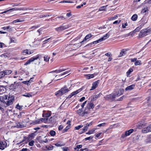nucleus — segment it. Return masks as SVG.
<instances>
[{
	"mask_svg": "<svg viewBox=\"0 0 151 151\" xmlns=\"http://www.w3.org/2000/svg\"><path fill=\"white\" fill-rule=\"evenodd\" d=\"M70 73V70L66 71L64 72L61 75H64L68 74V75Z\"/></svg>",
	"mask_w": 151,
	"mask_h": 151,
	"instance_id": "6e6d98bb",
	"label": "nucleus"
},
{
	"mask_svg": "<svg viewBox=\"0 0 151 151\" xmlns=\"http://www.w3.org/2000/svg\"><path fill=\"white\" fill-rule=\"evenodd\" d=\"M6 91V89L2 86H0V95L2 94L5 92Z\"/></svg>",
	"mask_w": 151,
	"mask_h": 151,
	"instance_id": "a211bd4d",
	"label": "nucleus"
},
{
	"mask_svg": "<svg viewBox=\"0 0 151 151\" xmlns=\"http://www.w3.org/2000/svg\"><path fill=\"white\" fill-rule=\"evenodd\" d=\"M52 117H51L50 119H48V118H42L40 120V121H39V122H38L39 123H41V122H48V123H52L53 122V121L52 120Z\"/></svg>",
	"mask_w": 151,
	"mask_h": 151,
	"instance_id": "0eeeda50",
	"label": "nucleus"
},
{
	"mask_svg": "<svg viewBox=\"0 0 151 151\" xmlns=\"http://www.w3.org/2000/svg\"><path fill=\"white\" fill-rule=\"evenodd\" d=\"M69 27V26L68 25H62L59 27L55 28V30L58 32H60L63 30L66 29Z\"/></svg>",
	"mask_w": 151,
	"mask_h": 151,
	"instance_id": "423d86ee",
	"label": "nucleus"
},
{
	"mask_svg": "<svg viewBox=\"0 0 151 151\" xmlns=\"http://www.w3.org/2000/svg\"><path fill=\"white\" fill-rule=\"evenodd\" d=\"M106 100H112L116 98V95L114 93H112L109 95L106 96L105 97Z\"/></svg>",
	"mask_w": 151,
	"mask_h": 151,
	"instance_id": "9d476101",
	"label": "nucleus"
},
{
	"mask_svg": "<svg viewBox=\"0 0 151 151\" xmlns=\"http://www.w3.org/2000/svg\"><path fill=\"white\" fill-rule=\"evenodd\" d=\"M88 128V127H87V126H84L82 130V132L81 133V134L83 133L86 131L87 130Z\"/></svg>",
	"mask_w": 151,
	"mask_h": 151,
	"instance_id": "a19ab883",
	"label": "nucleus"
},
{
	"mask_svg": "<svg viewBox=\"0 0 151 151\" xmlns=\"http://www.w3.org/2000/svg\"><path fill=\"white\" fill-rule=\"evenodd\" d=\"M70 126L68 125L63 130L64 131V132H66L67 131L68 129L70 128Z\"/></svg>",
	"mask_w": 151,
	"mask_h": 151,
	"instance_id": "338daca9",
	"label": "nucleus"
},
{
	"mask_svg": "<svg viewBox=\"0 0 151 151\" xmlns=\"http://www.w3.org/2000/svg\"><path fill=\"white\" fill-rule=\"evenodd\" d=\"M22 83H24V84H26L27 86H29L30 85V84L29 83L28 81H23L22 82Z\"/></svg>",
	"mask_w": 151,
	"mask_h": 151,
	"instance_id": "13d9d810",
	"label": "nucleus"
},
{
	"mask_svg": "<svg viewBox=\"0 0 151 151\" xmlns=\"http://www.w3.org/2000/svg\"><path fill=\"white\" fill-rule=\"evenodd\" d=\"M83 127V126L82 125H78V126L76 127H75V129H76V130H78L80 128H82V127Z\"/></svg>",
	"mask_w": 151,
	"mask_h": 151,
	"instance_id": "49530a36",
	"label": "nucleus"
},
{
	"mask_svg": "<svg viewBox=\"0 0 151 151\" xmlns=\"http://www.w3.org/2000/svg\"><path fill=\"white\" fill-rule=\"evenodd\" d=\"M135 85L134 84H132L131 85H130L128 86H127L125 88L126 91H130L133 89L134 88Z\"/></svg>",
	"mask_w": 151,
	"mask_h": 151,
	"instance_id": "6ab92c4d",
	"label": "nucleus"
},
{
	"mask_svg": "<svg viewBox=\"0 0 151 151\" xmlns=\"http://www.w3.org/2000/svg\"><path fill=\"white\" fill-rule=\"evenodd\" d=\"M96 129H97L94 128V129H91V130H90L89 131H90V133L91 134H93L94 133Z\"/></svg>",
	"mask_w": 151,
	"mask_h": 151,
	"instance_id": "4d7b16f0",
	"label": "nucleus"
},
{
	"mask_svg": "<svg viewBox=\"0 0 151 151\" xmlns=\"http://www.w3.org/2000/svg\"><path fill=\"white\" fill-rule=\"evenodd\" d=\"M103 39H100L94 41L92 42V44H96L99 42H100L102 41H103Z\"/></svg>",
	"mask_w": 151,
	"mask_h": 151,
	"instance_id": "c85d7f7f",
	"label": "nucleus"
},
{
	"mask_svg": "<svg viewBox=\"0 0 151 151\" xmlns=\"http://www.w3.org/2000/svg\"><path fill=\"white\" fill-rule=\"evenodd\" d=\"M90 109L89 107H88V106H86V108L85 109V110L84 111V113H85V115L86 114H88L90 113Z\"/></svg>",
	"mask_w": 151,
	"mask_h": 151,
	"instance_id": "4be33fe9",
	"label": "nucleus"
},
{
	"mask_svg": "<svg viewBox=\"0 0 151 151\" xmlns=\"http://www.w3.org/2000/svg\"><path fill=\"white\" fill-rule=\"evenodd\" d=\"M93 138V137L92 136H90L89 137H86L85 139V141H87L88 140H90V139H92Z\"/></svg>",
	"mask_w": 151,
	"mask_h": 151,
	"instance_id": "8fccbe9b",
	"label": "nucleus"
},
{
	"mask_svg": "<svg viewBox=\"0 0 151 151\" xmlns=\"http://www.w3.org/2000/svg\"><path fill=\"white\" fill-rule=\"evenodd\" d=\"M63 151H68V148L67 147H63L62 148Z\"/></svg>",
	"mask_w": 151,
	"mask_h": 151,
	"instance_id": "774afa93",
	"label": "nucleus"
},
{
	"mask_svg": "<svg viewBox=\"0 0 151 151\" xmlns=\"http://www.w3.org/2000/svg\"><path fill=\"white\" fill-rule=\"evenodd\" d=\"M141 22H142L143 24L146 23L147 22V20L146 18L145 17H143L142 18L141 20Z\"/></svg>",
	"mask_w": 151,
	"mask_h": 151,
	"instance_id": "72a5a7b5",
	"label": "nucleus"
},
{
	"mask_svg": "<svg viewBox=\"0 0 151 151\" xmlns=\"http://www.w3.org/2000/svg\"><path fill=\"white\" fill-rule=\"evenodd\" d=\"M82 147V145H77L76 147L74 148V149L76 150L77 149H80Z\"/></svg>",
	"mask_w": 151,
	"mask_h": 151,
	"instance_id": "5fc2aeb1",
	"label": "nucleus"
},
{
	"mask_svg": "<svg viewBox=\"0 0 151 151\" xmlns=\"http://www.w3.org/2000/svg\"><path fill=\"white\" fill-rule=\"evenodd\" d=\"M32 9H29V8L27 7H20V8H19L18 10L19 11H21V10H23V11H25V10H32Z\"/></svg>",
	"mask_w": 151,
	"mask_h": 151,
	"instance_id": "bb28decb",
	"label": "nucleus"
},
{
	"mask_svg": "<svg viewBox=\"0 0 151 151\" xmlns=\"http://www.w3.org/2000/svg\"><path fill=\"white\" fill-rule=\"evenodd\" d=\"M99 80H98L94 82L92 84V86L90 90H92L95 89L98 86L99 83Z\"/></svg>",
	"mask_w": 151,
	"mask_h": 151,
	"instance_id": "f8f14e48",
	"label": "nucleus"
},
{
	"mask_svg": "<svg viewBox=\"0 0 151 151\" xmlns=\"http://www.w3.org/2000/svg\"><path fill=\"white\" fill-rule=\"evenodd\" d=\"M146 142L147 143H151V137H147L146 140Z\"/></svg>",
	"mask_w": 151,
	"mask_h": 151,
	"instance_id": "a18cd8bd",
	"label": "nucleus"
},
{
	"mask_svg": "<svg viewBox=\"0 0 151 151\" xmlns=\"http://www.w3.org/2000/svg\"><path fill=\"white\" fill-rule=\"evenodd\" d=\"M50 116V114L49 113L43 114V116L44 117H46L47 118L48 117H49Z\"/></svg>",
	"mask_w": 151,
	"mask_h": 151,
	"instance_id": "f704fd0d",
	"label": "nucleus"
},
{
	"mask_svg": "<svg viewBox=\"0 0 151 151\" xmlns=\"http://www.w3.org/2000/svg\"><path fill=\"white\" fill-rule=\"evenodd\" d=\"M6 144L5 142L0 141V149L3 150L6 147Z\"/></svg>",
	"mask_w": 151,
	"mask_h": 151,
	"instance_id": "2eb2a0df",
	"label": "nucleus"
},
{
	"mask_svg": "<svg viewBox=\"0 0 151 151\" xmlns=\"http://www.w3.org/2000/svg\"><path fill=\"white\" fill-rule=\"evenodd\" d=\"M105 55L108 56L109 57H112V55L110 52L106 53L105 54Z\"/></svg>",
	"mask_w": 151,
	"mask_h": 151,
	"instance_id": "09e8293b",
	"label": "nucleus"
},
{
	"mask_svg": "<svg viewBox=\"0 0 151 151\" xmlns=\"http://www.w3.org/2000/svg\"><path fill=\"white\" fill-rule=\"evenodd\" d=\"M92 37V35L91 34H89L87 35H86L84 38L83 39V40L82 41V42H81V43H82V42L90 38L91 37Z\"/></svg>",
	"mask_w": 151,
	"mask_h": 151,
	"instance_id": "412c9836",
	"label": "nucleus"
},
{
	"mask_svg": "<svg viewBox=\"0 0 151 151\" xmlns=\"http://www.w3.org/2000/svg\"><path fill=\"white\" fill-rule=\"evenodd\" d=\"M107 6V5H106L101 7L99 9V11H101L105 10V9H106Z\"/></svg>",
	"mask_w": 151,
	"mask_h": 151,
	"instance_id": "2f4dec72",
	"label": "nucleus"
},
{
	"mask_svg": "<svg viewBox=\"0 0 151 151\" xmlns=\"http://www.w3.org/2000/svg\"><path fill=\"white\" fill-rule=\"evenodd\" d=\"M106 124V123L104 122V123H103L102 124H98L97 125V126L99 127H103V126H105Z\"/></svg>",
	"mask_w": 151,
	"mask_h": 151,
	"instance_id": "bf43d9fd",
	"label": "nucleus"
},
{
	"mask_svg": "<svg viewBox=\"0 0 151 151\" xmlns=\"http://www.w3.org/2000/svg\"><path fill=\"white\" fill-rule=\"evenodd\" d=\"M18 9L19 8H14L10 9L9 10H10V11L12 10V11H14L19 10Z\"/></svg>",
	"mask_w": 151,
	"mask_h": 151,
	"instance_id": "680f3d73",
	"label": "nucleus"
},
{
	"mask_svg": "<svg viewBox=\"0 0 151 151\" xmlns=\"http://www.w3.org/2000/svg\"><path fill=\"white\" fill-rule=\"evenodd\" d=\"M50 134L51 136H53L55 134V132L53 130H51L50 131Z\"/></svg>",
	"mask_w": 151,
	"mask_h": 151,
	"instance_id": "ea45409f",
	"label": "nucleus"
},
{
	"mask_svg": "<svg viewBox=\"0 0 151 151\" xmlns=\"http://www.w3.org/2000/svg\"><path fill=\"white\" fill-rule=\"evenodd\" d=\"M83 90V88H81L75 91H74L73 92H72L71 94L70 95H69L68 96V98H70L71 97H72L73 96L77 94V93H78L80 92L81 91H82Z\"/></svg>",
	"mask_w": 151,
	"mask_h": 151,
	"instance_id": "1a4fd4ad",
	"label": "nucleus"
},
{
	"mask_svg": "<svg viewBox=\"0 0 151 151\" xmlns=\"http://www.w3.org/2000/svg\"><path fill=\"white\" fill-rule=\"evenodd\" d=\"M16 107L17 108V109H19V110H22V106H20L18 104Z\"/></svg>",
	"mask_w": 151,
	"mask_h": 151,
	"instance_id": "603ef678",
	"label": "nucleus"
},
{
	"mask_svg": "<svg viewBox=\"0 0 151 151\" xmlns=\"http://www.w3.org/2000/svg\"><path fill=\"white\" fill-rule=\"evenodd\" d=\"M138 17L137 15L136 14H134L131 17L132 19L134 21L137 20Z\"/></svg>",
	"mask_w": 151,
	"mask_h": 151,
	"instance_id": "cd10ccee",
	"label": "nucleus"
},
{
	"mask_svg": "<svg viewBox=\"0 0 151 151\" xmlns=\"http://www.w3.org/2000/svg\"><path fill=\"white\" fill-rule=\"evenodd\" d=\"M151 32V29L148 28L141 30L139 34V38H141L146 36Z\"/></svg>",
	"mask_w": 151,
	"mask_h": 151,
	"instance_id": "7ed1b4c3",
	"label": "nucleus"
},
{
	"mask_svg": "<svg viewBox=\"0 0 151 151\" xmlns=\"http://www.w3.org/2000/svg\"><path fill=\"white\" fill-rule=\"evenodd\" d=\"M78 114L82 116H85V113L81 109H79L77 111Z\"/></svg>",
	"mask_w": 151,
	"mask_h": 151,
	"instance_id": "f3484780",
	"label": "nucleus"
},
{
	"mask_svg": "<svg viewBox=\"0 0 151 151\" xmlns=\"http://www.w3.org/2000/svg\"><path fill=\"white\" fill-rule=\"evenodd\" d=\"M39 56L38 55L35 56L31 58L24 64V65H26L32 62L35 61V60H37L39 58Z\"/></svg>",
	"mask_w": 151,
	"mask_h": 151,
	"instance_id": "39448f33",
	"label": "nucleus"
},
{
	"mask_svg": "<svg viewBox=\"0 0 151 151\" xmlns=\"http://www.w3.org/2000/svg\"><path fill=\"white\" fill-rule=\"evenodd\" d=\"M14 101V97L12 96L11 97H9L7 99L6 96V97L5 100L4 101V104H2L1 106L6 107L12 104Z\"/></svg>",
	"mask_w": 151,
	"mask_h": 151,
	"instance_id": "f257e3e1",
	"label": "nucleus"
},
{
	"mask_svg": "<svg viewBox=\"0 0 151 151\" xmlns=\"http://www.w3.org/2000/svg\"><path fill=\"white\" fill-rule=\"evenodd\" d=\"M102 134V132H99L96 134L95 135L97 138H98Z\"/></svg>",
	"mask_w": 151,
	"mask_h": 151,
	"instance_id": "864d4df0",
	"label": "nucleus"
},
{
	"mask_svg": "<svg viewBox=\"0 0 151 151\" xmlns=\"http://www.w3.org/2000/svg\"><path fill=\"white\" fill-rule=\"evenodd\" d=\"M109 37V35H108V34H106L104 36V37L101 39H103V41L104 40H105L106 39L108 38Z\"/></svg>",
	"mask_w": 151,
	"mask_h": 151,
	"instance_id": "e433bc0d",
	"label": "nucleus"
},
{
	"mask_svg": "<svg viewBox=\"0 0 151 151\" xmlns=\"http://www.w3.org/2000/svg\"><path fill=\"white\" fill-rule=\"evenodd\" d=\"M85 76H86V78L88 79L93 78L94 77L93 74H88L85 75Z\"/></svg>",
	"mask_w": 151,
	"mask_h": 151,
	"instance_id": "b1692460",
	"label": "nucleus"
},
{
	"mask_svg": "<svg viewBox=\"0 0 151 151\" xmlns=\"http://www.w3.org/2000/svg\"><path fill=\"white\" fill-rule=\"evenodd\" d=\"M4 73L5 75V76L10 74L12 73V71L11 70H7L4 71Z\"/></svg>",
	"mask_w": 151,
	"mask_h": 151,
	"instance_id": "393cba45",
	"label": "nucleus"
},
{
	"mask_svg": "<svg viewBox=\"0 0 151 151\" xmlns=\"http://www.w3.org/2000/svg\"><path fill=\"white\" fill-rule=\"evenodd\" d=\"M141 29V27H137L135 30H134V32H138Z\"/></svg>",
	"mask_w": 151,
	"mask_h": 151,
	"instance_id": "de8ad7c7",
	"label": "nucleus"
},
{
	"mask_svg": "<svg viewBox=\"0 0 151 151\" xmlns=\"http://www.w3.org/2000/svg\"><path fill=\"white\" fill-rule=\"evenodd\" d=\"M44 60L45 61H48L50 59V57H48L47 55H45L44 57Z\"/></svg>",
	"mask_w": 151,
	"mask_h": 151,
	"instance_id": "4c0bfd02",
	"label": "nucleus"
},
{
	"mask_svg": "<svg viewBox=\"0 0 151 151\" xmlns=\"http://www.w3.org/2000/svg\"><path fill=\"white\" fill-rule=\"evenodd\" d=\"M124 92V90L122 88H121L119 89L118 92L116 93H114L115 95H116V98L122 95Z\"/></svg>",
	"mask_w": 151,
	"mask_h": 151,
	"instance_id": "ddd939ff",
	"label": "nucleus"
},
{
	"mask_svg": "<svg viewBox=\"0 0 151 151\" xmlns=\"http://www.w3.org/2000/svg\"><path fill=\"white\" fill-rule=\"evenodd\" d=\"M99 97V94H97L95 96H93L91 97V102L93 101Z\"/></svg>",
	"mask_w": 151,
	"mask_h": 151,
	"instance_id": "aec40b11",
	"label": "nucleus"
},
{
	"mask_svg": "<svg viewBox=\"0 0 151 151\" xmlns=\"http://www.w3.org/2000/svg\"><path fill=\"white\" fill-rule=\"evenodd\" d=\"M128 25L127 23L126 22L124 24L123 23L122 25V27L123 28H125L126 26H127Z\"/></svg>",
	"mask_w": 151,
	"mask_h": 151,
	"instance_id": "69168bd1",
	"label": "nucleus"
},
{
	"mask_svg": "<svg viewBox=\"0 0 151 151\" xmlns=\"http://www.w3.org/2000/svg\"><path fill=\"white\" fill-rule=\"evenodd\" d=\"M55 145L57 146L60 147L64 145V143H62L60 142H59L57 143H55Z\"/></svg>",
	"mask_w": 151,
	"mask_h": 151,
	"instance_id": "7c9ffc66",
	"label": "nucleus"
},
{
	"mask_svg": "<svg viewBox=\"0 0 151 151\" xmlns=\"http://www.w3.org/2000/svg\"><path fill=\"white\" fill-rule=\"evenodd\" d=\"M33 51H30L29 50L26 49L24 50L22 52V54L23 55H30L33 53Z\"/></svg>",
	"mask_w": 151,
	"mask_h": 151,
	"instance_id": "4468645a",
	"label": "nucleus"
},
{
	"mask_svg": "<svg viewBox=\"0 0 151 151\" xmlns=\"http://www.w3.org/2000/svg\"><path fill=\"white\" fill-rule=\"evenodd\" d=\"M151 132V124L150 125L147 127L144 128L142 130V133H145Z\"/></svg>",
	"mask_w": 151,
	"mask_h": 151,
	"instance_id": "6e6552de",
	"label": "nucleus"
},
{
	"mask_svg": "<svg viewBox=\"0 0 151 151\" xmlns=\"http://www.w3.org/2000/svg\"><path fill=\"white\" fill-rule=\"evenodd\" d=\"M45 148L48 150H52L53 148V146L51 145L46 146Z\"/></svg>",
	"mask_w": 151,
	"mask_h": 151,
	"instance_id": "c756f323",
	"label": "nucleus"
},
{
	"mask_svg": "<svg viewBox=\"0 0 151 151\" xmlns=\"http://www.w3.org/2000/svg\"><path fill=\"white\" fill-rule=\"evenodd\" d=\"M147 7L145 8L142 10L141 11V13H145L147 12Z\"/></svg>",
	"mask_w": 151,
	"mask_h": 151,
	"instance_id": "c03bdc74",
	"label": "nucleus"
},
{
	"mask_svg": "<svg viewBox=\"0 0 151 151\" xmlns=\"http://www.w3.org/2000/svg\"><path fill=\"white\" fill-rule=\"evenodd\" d=\"M65 70L64 69H60L58 70H56V71L57 73H60L61 72H62L63 71H65Z\"/></svg>",
	"mask_w": 151,
	"mask_h": 151,
	"instance_id": "052dcab7",
	"label": "nucleus"
},
{
	"mask_svg": "<svg viewBox=\"0 0 151 151\" xmlns=\"http://www.w3.org/2000/svg\"><path fill=\"white\" fill-rule=\"evenodd\" d=\"M5 47V45L4 43L0 42V48H2Z\"/></svg>",
	"mask_w": 151,
	"mask_h": 151,
	"instance_id": "0e129e2a",
	"label": "nucleus"
},
{
	"mask_svg": "<svg viewBox=\"0 0 151 151\" xmlns=\"http://www.w3.org/2000/svg\"><path fill=\"white\" fill-rule=\"evenodd\" d=\"M22 96L26 97L32 96V95L29 93H26L25 94L23 95Z\"/></svg>",
	"mask_w": 151,
	"mask_h": 151,
	"instance_id": "79ce46f5",
	"label": "nucleus"
},
{
	"mask_svg": "<svg viewBox=\"0 0 151 151\" xmlns=\"http://www.w3.org/2000/svg\"><path fill=\"white\" fill-rule=\"evenodd\" d=\"M6 96H1L0 97V109L1 108L2 104H4V101L6 97Z\"/></svg>",
	"mask_w": 151,
	"mask_h": 151,
	"instance_id": "dca6fc26",
	"label": "nucleus"
},
{
	"mask_svg": "<svg viewBox=\"0 0 151 151\" xmlns=\"http://www.w3.org/2000/svg\"><path fill=\"white\" fill-rule=\"evenodd\" d=\"M131 62H134V65H141V61L139 60H137V58H134L130 59Z\"/></svg>",
	"mask_w": 151,
	"mask_h": 151,
	"instance_id": "9b49d317",
	"label": "nucleus"
},
{
	"mask_svg": "<svg viewBox=\"0 0 151 151\" xmlns=\"http://www.w3.org/2000/svg\"><path fill=\"white\" fill-rule=\"evenodd\" d=\"M118 17V16L117 15H115L114 17H110L109 18V20H112L117 19Z\"/></svg>",
	"mask_w": 151,
	"mask_h": 151,
	"instance_id": "473e14b6",
	"label": "nucleus"
},
{
	"mask_svg": "<svg viewBox=\"0 0 151 151\" xmlns=\"http://www.w3.org/2000/svg\"><path fill=\"white\" fill-rule=\"evenodd\" d=\"M91 102H91L88 104L87 106H88V107L90 109H93L94 107V104Z\"/></svg>",
	"mask_w": 151,
	"mask_h": 151,
	"instance_id": "5701e85b",
	"label": "nucleus"
},
{
	"mask_svg": "<svg viewBox=\"0 0 151 151\" xmlns=\"http://www.w3.org/2000/svg\"><path fill=\"white\" fill-rule=\"evenodd\" d=\"M133 69L132 68H130L127 72V76H129L130 74L133 71Z\"/></svg>",
	"mask_w": 151,
	"mask_h": 151,
	"instance_id": "58836bf2",
	"label": "nucleus"
},
{
	"mask_svg": "<svg viewBox=\"0 0 151 151\" xmlns=\"http://www.w3.org/2000/svg\"><path fill=\"white\" fill-rule=\"evenodd\" d=\"M69 91V89L66 86H65L64 87L62 88L60 90L57 91L55 94L57 96H61L68 92Z\"/></svg>",
	"mask_w": 151,
	"mask_h": 151,
	"instance_id": "f03ea898",
	"label": "nucleus"
},
{
	"mask_svg": "<svg viewBox=\"0 0 151 151\" xmlns=\"http://www.w3.org/2000/svg\"><path fill=\"white\" fill-rule=\"evenodd\" d=\"M10 40L11 42H16V40L14 38H11Z\"/></svg>",
	"mask_w": 151,
	"mask_h": 151,
	"instance_id": "e2e57ef3",
	"label": "nucleus"
},
{
	"mask_svg": "<svg viewBox=\"0 0 151 151\" xmlns=\"http://www.w3.org/2000/svg\"><path fill=\"white\" fill-rule=\"evenodd\" d=\"M23 21H24V20H20L19 19H16V20L13 21L12 22V23L13 24H14V23H16L17 22H23Z\"/></svg>",
	"mask_w": 151,
	"mask_h": 151,
	"instance_id": "c9c22d12",
	"label": "nucleus"
},
{
	"mask_svg": "<svg viewBox=\"0 0 151 151\" xmlns=\"http://www.w3.org/2000/svg\"><path fill=\"white\" fill-rule=\"evenodd\" d=\"M34 140H32L29 143V145L30 146H33L34 145Z\"/></svg>",
	"mask_w": 151,
	"mask_h": 151,
	"instance_id": "3c124183",
	"label": "nucleus"
},
{
	"mask_svg": "<svg viewBox=\"0 0 151 151\" xmlns=\"http://www.w3.org/2000/svg\"><path fill=\"white\" fill-rule=\"evenodd\" d=\"M134 131L133 129H130L125 132L124 134H122L121 136V138H124L127 136L129 135Z\"/></svg>",
	"mask_w": 151,
	"mask_h": 151,
	"instance_id": "20e7f679",
	"label": "nucleus"
},
{
	"mask_svg": "<svg viewBox=\"0 0 151 151\" xmlns=\"http://www.w3.org/2000/svg\"><path fill=\"white\" fill-rule=\"evenodd\" d=\"M14 127L17 128H21L23 127V126L20 123L18 122L16 124V125Z\"/></svg>",
	"mask_w": 151,
	"mask_h": 151,
	"instance_id": "a878e982",
	"label": "nucleus"
},
{
	"mask_svg": "<svg viewBox=\"0 0 151 151\" xmlns=\"http://www.w3.org/2000/svg\"><path fill=\"white\" fill-rule=\"evenodd\" d=\"M5 76L4 73V71L0 72V78L4 77Z\"/></svg>",
	"mask_w": 151,
	"mask_h": 151,
	"instance_id": "37998d69",
	"label": "nucleus"
}]
</instances>
